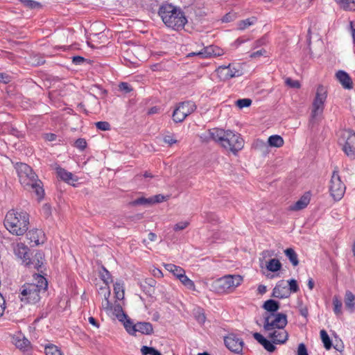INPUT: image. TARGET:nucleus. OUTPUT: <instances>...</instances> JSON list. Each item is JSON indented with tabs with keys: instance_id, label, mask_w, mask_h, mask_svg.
I'll list each match as a JSON object with an SVG mask.
<instances>
[{
	"instance_id": "f257e3e1",
	"label": "nucleus",
	"mask_w": 355,
	"mask_h": 355,
	"mask_svg": "<svg viewBox=\"0 0 355 355\" xmlns=\"http://www.w3.org/2000/svg\"><path fill=\"white\" fill-rule=\"evenodd\" d=\"M36 282L26 283L19 288V297L21 302L36 304L41 300V295L45 293L48 283L43 276L36 275L34 278Z\"/></svg>"
},
{
	"instance_id": "f03ea898",
	"label": "nucleus",
	"mask_w": 355,
	"mask_h": 355,
	"mask_svg": "<svg viewBox=\"0 0 355 355\" xmlns=\"http://www.w3.org/2000/svg\"><path fill=\"white\" fill-rule=\"evenodd\" d=\"M15 169L21 186L26 190L32 189L39 200L42 199L44 196L42 182L32 168L28 164L21 162L16 164Z\"/></svg>"
},
{
	"instance_id": "7ed1b4c3",
	"label": "nucleus",
	"mask_w": 355,
	"mask_h": 355,
	"mask_svg": "<svg viewBox=\"0 0 355 355\" xmlns=\"http://www.w3.org/2000/svg\"><path fill=\"white\" fill-rule=\"evenodd\" d=\"M158 14L164 24L173 30L182 29L187 22L184 12L171 4H164L160 6Z\"/></svg>"
},
{
	"instance_id": "20e7f679",
	"label": "nucleus",
	"mask_w": 355,
	"mask_h": 355,
	"mask_svg": "<svg viewBox=\"0 0 355 355\" xmlns=\"http://www.w3.org/2000/svg\"><path fill=\"white\" fill-rule=\"evenodd\" d=\"M29 216L25 211H9L5 217L4 225L12 234L23 235L28 229Z\"/></svg>"
},
{
	"instance_id": "39448f33",
	"label": "nucleus",
	"mask_w": 355,
	"mask_h": 355,
	"mask_svg": "<svg viewBox=\"0 0 355 355\" xmlns=\"http://www.w3.org/2000/svg\"><path fill=\"white\" fill-rule=\"evenodd\" d=\"M243 282V277L239 275H228L220 277L212 284L213 289L219 293L232 292Z\"/></svg>"
},
{
	"instance_id": "423d86ee",
	"label": "nucleus",
	"mask_w": 355,
	"mask_h": 355,
	"mask_svg": "<svg viewBox=\"0 0 355 355\" xmlns=\"http://www.w3.org/2000/svg\"><path fill=\"white\" fill-rule=\"evenodd\" d=\"M338 143L345 154L352 160L355 159V132L350 129L339 131Z\"/></svg>"
},
{
	"instance_id": "0eeeda50",
	"label": "nucleus",
	"mask_w": 355,
	"mask_h": 355,
	"mask_svg": "<svg viewBox=\"0 0 355 355\" xmlns=\"http://www.w3.org/2000/svg\"><path fill=\"white\" fill-rule=\"evenodd\" d=\"M288 323L287 316L283 313H266L263 329L267 331L285 328Z\"/></svg>"
},
{
	"instance_id": "6e6552de",
	"label": "nucleus",
	"mask_w": 355,
	"mask_h": 355,
	"mask_svg": "<svg viewBox=\"0 0 355 355\" xmlns=\"http://www.w3.org/2000/svg\"><path fill=\"white\" fill-rule=\"evenodd\" d=\"M197 108L193 101H184L179 103L173 110L172 114L173 121L175 123L182 122L187 116L192 114Z\"/></svg>"
},
{
	"instance_id": "1a4fd4ad",
	"label": "nucleus",
	"mask_w": 355,
	"mask_h": 355,
	"mask_svg": "<svg viewBox=\"0 0 355 355\" xmlns=\"http://www.w3.org/2000/svg\"><path fill=\"white\" fill-rule=\"evenodd\" d=\"M243 145L244 141L239 134H236L231 130H227L221 146L236 154L243 148Z\"/></svg>"
},
{
	"instance_id": "9d476101",
	"label": "nucleus",
	"mask_w": 355,
	"mask_h": 355,
	"mask_svg": "<svg viewBox=\"0 0 355 355\" xmlns=\"http://www.w3.org/2000/svg\"><path fill=\"white\" fill-rule=\"evenodd\" d=\"M327 97V90L323 85H319L316 90L315 97L313 102L311 112L312 120L320 115L324 107V103Z\"/></svg>"
},
{
	"instance_id": "9b49d317",
	"label": "nucleus",
	"mask_w": 355,
	"mask_h": 355,
	"mask_svg": "<svg viewBox=\"0 0 355 355\" xmlns=\"http://www.w3.org/2000/svg\"><path fill=\"white\" fill-rule=\"evenodd\" d=\"M345 189L346 187L341 181L338 172L334 171L330 180L329 186V191L331 196L334 200H340L343 197Z\"/></svg>"
},
{
	"instance_id": "f8f14e48",
	"label": "nucleus",
	"mask_w": 355,
	"mask_h": 355,
	"mask_svg": "<svg viewBox=\"0 0 355 355\" xmlns=\"http://www.w3.org/2000/svg\"><path fill=\"white\" fill-rule=\"evenodd\" d=\"M226 133L227 131H225L223 129L211 128L202 133L200 138L203 142H209L213 140L222 146Z\"/></svg>"
},
{
	"instance_id": "ddd939ff",
	"label": "nucleus",
	"mask_w": 355,
	"mask_h": 355,
	"mask_svg": "<svg viewBox=\"0 0 355 355\" xmlns=\"http://www.w3.org/2000/svg\"><path fill=\"white\" fill-rule=\"evenodd\" d=\"M225 346L232 352H242L244 343L241 338L234 334H230L224 338Z\"/></svg>"
},
{
	"instance_id": "4468645a",
	"label": "nucleus",
	"mask_w": 355,
	"mask_h": 355,
	"mask_svg": "<svg viewBox=\"0 0 355 355\" xmlns=\"http://www.w3.org/2000/svg\"><path fill=\"white\" fill-rule=\"evenodd\" d=\"M216 73L219 78L223 81L234 77H239L242 74L239 69L232 67L231 64L218 67L216 69Z\"/></svg>"
},
{
	"instance_id": "2eb2a0df",
	"label": "nucleus",
	"mask_w": 355,
	"mask_h": 355,
	"mask_svg": "<svg viewBox=\"0 0 355 355\" xmlns=\"http://www.w3.org/2000/svg\"><path fill=\"white\" fill-rule=\"evenodd\" d=\"M223 55V50L220 48L211 45L209 46L204 47L201 51L198 52H193L188 55L189 57L193 55H198L200 58H206L211 56H220Z\"/></svg>"
},
{
	"instance_id": "dca6fc26",
	"label": "nucleus",
	"mask_w": 355,
	"mask_h": 355,
	"mask_svg": "<svg viewBox=\"0 0 355 355\" xmlns=\"http://www.w3.org/2000/svg\"><path fill=\"white\" fill-rule=\"evenodd\" d=\"M268 337L272 340L273 343L284 344L288 338V334L284 328L274 329L269 333Z\"/></svg>"
},
{
	"instance_id": "f3484780",
	"label": "nucleus",
	"mask_w": 355,
	"mask_h": 355,
	"mask_svg": "<svg viewBox=\"0 0 355 355\" xmlns=\"http://www.w3.org/2000/svg\"><path fill=\"white\" fill-rule=\"evenodd\" d=\"M289 295L288 289L283 281L279 282L273 288L272 296L274 297L283 299L288 297Z\"/></svg>"
},
{
	"instance_id": "a211bd4d",
	"label": "nucleus",
	"mask_w": 355,
	"mask_h": 355,
	"mask_svg": "<svg viewBox=\"0 0 355 355\" xmlns=\"http://www.w3.org/2000/svg\"><path fill=\"white\" fill-rule=\"evenodd\" d=\"M336 77L345 89H351L353 88L352 80L347 72L340 70L336 73Z\"/></svg>"
},
{
	"instance_id": "6ab92c4d",
	"label": "nucleus",
	"mask_w": 355,
	"mask_h": 355,
	"mask_svg": "<svg viewBox=\"0 0 355 355\" xmlns=\"http://www.w3.org/2000/svg\"><path fill=\"white\" fill-rule=\"evenodd\" d=\"M15 255L21 259L24 264H26V261L30 257L29 254V249L27 246H26L23 243H17L16 247L15 248Z\"/></svg>"
},
{
	"instance_id": "aec40b11",
	"label": "nucleus",
	"mask_w": 355,
	"mask_h": 355,
	"mask_svg": "<svg viewBox=\"0 0 355 355\" xmlns=\"http://www.w3.org/2000/svg\"><path fill=\"white\" fill-rule=\"evenodd\" d=\"M43 257L44 254L42 252H36L33 259L29 257L25 265L39 271L43 265Z\"/></svg>"
},
{
	"instance_id": "412c9836",
	"label": "nucleus",
	"mask_w": 355,
	"mask_h": 355,
	"mask_svg": "<svg viewBox=\"0 0 355 355\" xmlns=\"http://www.w3.org/2000/svg\"><path fill=\"white\" fill-rule=\"evenodd\" d=\"M310 202V195L309 193L303 195L295 203L289 207L291 211H300L307 207Z\"/></svg>"
},
{
	"instance_id": "4be33fe9",
	"label": "nucleus",
	"mask_w": 355,
	"mask_h": 355,
	"mask_svg": "<svg viewBox=\"0 0 355 355\" xmlns=\"http://www.w3.org/2000/svg\"><path fill=\"white\" fill-rule=\"evenodd\" d=\"M253 337L268 352H272L275 350V346L270 341L264 338L261 334L257 332L254 333Z\"/></svg>"
},
{
	"instance_id": "5701e85b",
	"label": "nucleus",
	"mask_w": 355,
	"mask_h": 355,
	"mask_svg": "<svg viewBox=\"0 0 355 355\" xmlns=\"http://www.w3.org/2000/svg\"><path fill=\"white\" fill-rule=\"evenodd\" d=\"M344 302L345 309L350 313H354L355 311V295H354L350 291H346Z\"/></svg>"
},
{
	"instance_id": "b1692460",
	"label": "nucleus",
	"mask_w": 355,
	"mask_h": 355,
	"mask_svg": "<svg viewBox=\"0 0 355 355\" xmlns=\"http://www.w3.org/2000/svg\"><path fill=\"white\" fill-rule=\"evenodd\" d=\"M134 330L143 334L150 335L153 332V325L150 322H137L135 324Z\"/></svg>"
},
{
	"instance_id": "393cba45",
	"label": "nucleus",
	"mask_w": 355,
	"mask_h": 355,
	"mask_svg": "<svg viewBox=\"0 0 355 355\" xmlns=\"http://www.w3.org/2000/svg\"><path fill=\"white\" fill-rule=\"evenodd\" d=\"M58 176L63 181L70 183L72 182L77 181V178L71 173L66 171L64 168L58 167L56 168Z\"/></svg>"
},
{
	"instance_id": "a878e982",
	"label": "nucleus",
	"mask_w": 355,
	"mask_h": 355,
	"mask_svg": "<svg viewBox=\"0 0 355 355\" xmlns=\"http://www.w3.org/2000/svg\"><path fill=\"white\" fill-rule=\"evenodd\" d=\"M263 308L268 311V313H275L279 309V303L274 300H268L264 302Z\"/></svg>"
},
{
	"instance_id": "bb28decb",
	"label": "nucleus",
	"mask_w": 355,
	"mask_h": 355,
	"mask_svg": "<svg viewBox=\"0 0 355 355\" xmlns=\"http://www.w3.org/2000/svg\"><path fill=\"white\" fill-rule=\"evenodd\" d=\"M181 283L186 286L187 288L194 291L195 290V284L192 280H191L186 275L185 272L179 274V276L177 277Z\"/></svg>"
},
{
	"instance_id": "cd10ccee",
	"label": "nucleus",
	"mask_w": 355,
	"mask_h": 355,
	"mask_svg": "<svg viewBox=\"0 0 355 355\" xmlns=\"http://www.w3.org/2000/svg\"><path fill=\"white\" fill-rule=\"evenodd\" d=\"M268 142L271 147L279 148L283 146L284 139L281 136L275 135L269 137Z\"/></svg>"
},
{
	"instance_id": "c85d7f7f",
	"label": "nucleus",
	"mask_w": 355,
	"mask_h": 355,
	"mask_svg": "<svg viewBox=\"0 0 355 355\" xmlns=\"http://www.w3.org/2000/svg\"><path fill=\"white\" fill-rule=\"evenodd\" d=\"M42 234V232L38 230H30L26 233V237L31 241V243H33L35 245H38L40 243L39 239V234Z\"/></svg>"
},
{
	"instance_id": "c756f323",
	"label": "nucleus",
	"mask_w": 355,
	"mask_h": 355,
	"mask_svg": "<svg viewBox=\"0 0 355 355\" xmlns=\"http://www.w3.org/2000/svg\"><path fill=\"white\" fill-rule=\"evenodd\" d=\"M284 253L294 266H296L299 264L297 254L293 248L286 249L284 250Z\"/></svg>"
},
{
	"instance_id": "7c9ffc66",
	"label": "nucleus",
	"mask_w": 355,
	"mask_h": 355,
	"mask_svg": "<svg viewBox=\"0 0 355 355\" xmlns=\"http://www.w3.org/2000/svg\"><path fill=\"white\" fill-rule=\"evenodd\" d=\"M257 21V17H252L250 18H248L244 20L239 21L238 22V29L243 31L245 28H248L249 26L254 24L256 21Z\"/></svg>"
},
{
	"instance_id": "2f4dec72",
	"label": "nucleus",
	"mask_w": 355,
	"mask_h": 355,
	"mask_svg": "<svg viewBox=\"0 0 355 355\" xmlns=\"http://www.w3.org/2000/svg\"><path fill=\"white\" fill-rule=\"evenodd\" d=\"M46 355H63L61 350L53 344H47L44 347Z\"/></svg>"
},
{
	"instance_id": "473e14b6",
	"label": "nucleus",
	"mask_w": 355,
	"mask_h": 355,
	"mask_svg": "<svg viewBox=\"0 0 355 355\" xmlns=\"http://www.w3.org/2000/svg\"><path fill=\"white\" fill-rule=\"evenodd\" d=\"M320 338L325 349L329 350L332 347V343L327 332L324 329L320 331Z\"/></svg>"
},
{
	"instance_id": "72a5a7b5",
	"label": "nucleus",
	"mask_w": 355,
	"mask_h": 355,
	"mask_svg": "<svg viewBox=\"0 0 355 355\" xmlns=\"http://www.w3.org/2000/svg\"><path fill=\"white\" fill-rule=\"evenodd\" d=\"M281 267L282 263L277 259H270L266 266L267 269L271 272H277L280 270Z\"/></svg>"
},
{
	"instance_id": "f704fd0d",
	"label": "nucleus",
	"mask_w": 355,
	"mask_h": 355,
	"mask_svg": "<svg viewBox=\"0 0 355 355\" xmlns=\"http://www.w3.org/2000/svg\"><path fill=\"white\" fill-rule=\"evenodd\" d=\"M164 267L168 271L172 272L176 277L179 276V274L184 272V270L182 268L172 263L165 264Z\"/></svg>"
},
{
	"instance_id": "c9c22d12",
	"label": "nucleus",
	"mask_w": 355,
	"mask_h": 355,
	"mask_svg": "<svg viewBox=\"0 0 355 355\" xmlns=\"http://www.w3.org/2000/svg\"><path fill=\"white\" fill-rule=\"evenodd\" d=\"M333 305H334V312L337 315H340L342 312V306L343 303L341 300L338 298V296L335 295L333 297Z\"/></svg>"
},
{
	"instance_id": "e433bc0d",
	"label": "nucleus",
	"mask_w": 355,
	"mask_h": 355,
	"mask_svg": "<svg viewBox=\"0 0 355 355\" xmlns=\"http://www.w3.org/2000/svg\"><path fill=\"white\" fill-rule=\"evenodd\" d=\"M132 205H145V206H150L152 205V198H145V197H140L132 202Z\"/></svg>"
},
{
	"instance_id": "4c0bfd02",
	"label": "nucleus",
	"mask_w": 355,
	"mask_h": 355,
	"mask_svg": "<svg viewBox=\"0 0 355 355\" xmlns=\"http://www.w3.org/2000/svg\"><path fill=\"white\" fill-rule=\"evenodd\" d=\"M339 4L345 10L355 11V0H342Z\"/></svg>"
},
{
	"instance_id": "58836bf2",
	"label": "nucleus",
	"mask_w": 355,
	"mask_h": 355,
	"mask_svg": "<svg viewBox=\"0 0 355 355\" xmlns=\"http://www.w3.org/2000/svg\"><path fill=\"white\" fill-rule=\"evenodd\" d=\"M100 277L106 285L112 282L110 272L103 266L102 267V271L100 272Z\"/></svg>"
},
{
	"instance_id": "ea45409f",
	"label": "nucleus",
	"mask_w": 355,
	"mask_h": 355,
	"mask_svg": "<svg viewBox=\"0 0 355 355\" xmlns=\"http://www.w3.org/2000/svg\"><path fill=\"white\" fill-rule=\"evenodd\" d=\"M143 355H162L160 352L152 347L143 346L141 349Z\"/></svg>"
},
{
	"instance_id": "a19ab883",
	"label": "nucleus",
	"mask_w": 355,
	"mask_h": 355,
	"mask_svg": "<svg viewBox=\"0 0 355 355\" xmlns=\"http://www.w3.org/2000/svg\"><path fill=\"white\" fill-rule=\"evenodd\" d=\"M114 291L118 300H122L124 296L123 288L120 283L114 285Z\"/></svg>"
},
{
	"instance_id": "79ce46f5",
	"label": "nucleus",
	"mask_w": 355,
	"mask_h": 355,
	"mask_svg": "<svg viewBox=\"0 0 355 355\" xmlns=\"http://www.w3.org/2000/svg\"><path fill=\"white\" fill-rule=\"evenodd\" d=\"M23 5L27 8L35 9L41 8L40 3L33 0H21Z\"/></svg>"
},
{
	"instance_id": "37998d69",
	"label": "nucleus",
	"mask_w": 355,
	"mask_h": 355,
	"mask_svg": "<svg viewBox=\"0 0 355 355\" xmlns=\"http://www.w3.org/2000/svg\"><path fill=\"white\" fill-rule=\"evenodd\" d=\"M252 103V100L250 98L239 99L236 101V105L241 109L249 107Z\"/></svg>"
},
{
	"instance_id": "c03bdc74",
	"label": "nucleus",
	"mask_w": 355,
	"mask_h": 355,
	"mask_svg": "<svg viewBox=\"0 0 355 355\" xmlns=\"http://www.w3.org/2000/svg\"><path fill=\"white\" fill-rule=\"evenodd\" d=\"M190 224V222L189 220H184V221H180L179 223H177L174 227L173 230L175 232H178L183 230L186 229Z\"/></svg>"
},
{
	"instance_id": "a18cd8bd",
	"label": "nucleus",
	"mask_w": 355,
	"mask_h": 355,
	"mask_svg": "<svg viewBox=\"0 0 355 355\" xmlns=\"http://www.w3.org/2000/svg\"><path fill=\"white\" fill-rule=\"evenodd\" d=\"M124 327L130 334H135V331L134 330L135 324H133V322L130 319H126V320L124 322Z\"/></svg>"
},
{
	"instance_id": "49530a36",
	"label": "nucleus",
	"mask_w": 355,
	"mask_h": 355,
	"mask_svg": "<svg viewBox=\"0 0 355 355\" xmlns=\"http://www.w3.org/2000/svg\"><path fill=\"white\" fill-rule=\"evenodd\" d=\"M288 284L289 286V288H288V291L290 293H297L300 290L296 280L291 279L288 282Z\"/></svg>"
},
{
	"instance_id": "de8ad7c7",
	"label": "nucleus",
	"mask_w": 355,
	"mask_h": 355,
	"mask_svg": "<svg viewBox=\"0 0 355 355\" xmlns=\"http://www.w3.org/2000/svg\"><path fill=\"white\" fill-rule=\"evenodd\" d=\"M151 198H152V203H153V205H154L156 203H159V202L166 201V200H168V196H165L162 194H157V195L151 196Z\"/></svg>"
},
{
	"instance_id": "09e8293b",
	"label": "nucleus",
	"mask_w": 355,
	"mask_h": 355,
	"mask_svg": "<svg viewBox=\"0 0 355 355\" xmlns=\"http://www.w3.org/2000/svg\"><path fill=\"white\" fill-rule=\"evenodd\" d=\"M285 84L291 88H300V84L299 81L294 80L291 78H286L285 80Z\"/></svg>"
},
{
	"instance_id": "8fccbe9b",
	"label": "nucleus",
	"mask_w": 355,
	"mask_h": 355,
	"mask_svg": "<svg viewBox=\"0 0 355 355\" xmlns=\"http://www.w3.org/2000/svg\"><path fill=\"white\" fill-rule=\"evenodd\" d=\"M96 126L98 129L101 130H108L110 129V125L107 121H98L96 123Z\"/></svg>"
},
{
	"instance_id": "3c124183",
	"label": "nucleus",
	"mask_w": 355,
	"mask_h": 355,
	"mask_svg": "<svg viewBox=\"0 0 355 355\" xmlns=\"http://www.w3.org/2000/svg\"><path fill=\"white\" fill-rule=\"evenodd\" d=\"M119 88L121 92H123L125 94L129 93L132 90L130 85L127 83H121L119 85Z\"/></svg>"
},
{
	"instance_id": "603ef678",
	"label": "nucleus",
	"mask_w": 355,
	"mask_h": 355,
	"mask_svg": "<svg viewBox=\"0 0 355 355\" xmlns=\"http://www.w3.org/2000/svg\"><path fill=\"white\" fill-rule=\"evenodd\" d=\"M75 146L80 150H84L87 146V142L85 139L80 138L78 139L75 142Z\"/></svg>"
},
{
	"instance_id": "864d4df0",
	"label": "nucleus",
	"mask_w": 355,
	"mask_h": 355,
	"mask_svg": "<svg viewBox=\"0 0 355 355\" xmlns=\"http://www.w3.org/2000/svg\"><path fill=\"white\" fill-rule=\"evenodd\" d=\"M12 80V77L6 73H0V83L8 84Z\"/></svg>"
},
{
	"instance_id": "5fc2aeb1",
	"label": "nucleus",
	"mask_w": 355,
	"mask_h": 355,
	"mask_svg": "<svg viewBox=\"0 0 355 355\" xmlns=\"http://www.w3.org/2000/svg\"><path fill=\"white\" fill-rule=\"evenodd\" d=\"M30 344V342L28 339L24 338L22 340H18L16 342V346L19 348H25Z\"/></svg>"
},
{
	"instance_id": "6e6d98bb",
	"label": "nucleus",
	"mask_w": 355,
	"mask_h": 355,
	"mask_svg": "<svg viewBox=\"0 0 355 355\" xmlns=\"http://www.w3.org/2000/svg\"><path fill=\"white\" fill-rule=\"evenodd\" d=\"M8 132L18 138L22 137L24 136V134L21 131L18 130L16 128L14 127L10 128Z\"/></svg>"
},
{
	"instance_id": "4d7b16f0",
	"label": "nucleus",
	"mask_w": 355,
	"mask_h": 355,
	"mask_svg": "<svg viewBox=\"0 0 355 355\" xmlns=\"http://www.w3.org/2000/svg\"><path fill=\"white\" fill-rule=\"evenodd\" d=\"M266 44V39L265 37H263L257 40H256L253 45H252V48L253 49H256V48H258V47H260L261 46H263Z\"/></svg>"
},
{
	"instance_id": "13d9d810",
	"label": "nucleus",
	"mask_w": 355,
	"mask_h": 355,
	"mask_svg": "<svg viewBox=\"0 0 355 355\" xmlns=\"http://www.w3.org/2000/svg\"><path fill=\"white\" fill-rule=\"evenodd\" d=\"M85 61V59L82 56H73L72 58V62L76 65H80L83 64Z\"/></svg>"
},
{
	"instance_id": "bf43d9fd",
	"label": "nucleus",
	"mask_w": 355,
	"mask_h": 355,
	"mask_svg": "<svg viewBox=\"0 0 355 355\" xmlns=\"http://www.w3.org/2000/svg\"><path fill=\"white\" fill-rule=\"evenodd\" d=\"M6 309V301L3 295L0 293V317H1L4 313Z\"/></svg>"
},
{
	"instance_id": "052dcab7",
	"label": "nucleus",
	"mask_w": 355,
	"mask_h": 355,
	"mask_svg": "<svg viewBox=\"0 0 355 355\" xmlns=\"http://www.w3.org/2000/svg\"><path fill=\"white\" fill-rule=\"evenodd\" d=\"M297 355H308L307 350L304 344L301 343L298 346Z\"/></svg>"
},
{
	"instance_id": "680f3d73",
	"label": "nucleus",
	"mask_w": 355,
	"mask_h": 355,
	"mask_svg": "<svg viewBox=\"0 0 355 355\" xmlns=\"http://www.w3.org/2000/svg\"><path fill=\"white\" fill-rule=\"evenodd\" d=\"M266 53V51L265 49H261L260 50H258V51L251 53L250 57L251 58H255L257 57H259V56H261V55H264Z\"/></svg>"
},
{
	"instance_id": "e2e57ef3",
	"label": "nucleus",
	"mask_w": 355,
	"mask_h": 355,
	"mask_svg": "<svg viewBox=\"0 0 355 355\" xmlns=\"http://www.w3.org/2000/svg\"><path fill=\"white\" fill-rule=\"evenodd\" d=\"M43 137L46 141H53L56 139L57 136L53 133H45L44 134Z\"/></svg>"
},
{
	"instance_id": "0e129e2a",
	"label": "nucleus",
	"mask_w": 355,
	"mask_h": 355,
	"mask_svg": "<svg viewBox=\"0 0 355 355\" xmlns=\"http://www.w3.org/2000/svg\"><path fill=\"white\" fill-rule=\"evenodd\" d=\"M299 311H300V314L303 317H304L306 318H307V316L309 315V311H308V308L306 306L300 305Z\"/></svg>"
},
{
	"instance_id": "69168bd1",
	"label": "nucleus",
	"mask_w": 355,
	"mask_h": 355,
	"mask_svg": "<svg viewBox=\"0 0 355 355\" xmlns=\"http://www.w3.org/2000/svg\"><path fill=\"white\" fill-rule=\"evenodd\" d=\"M197 321L200 324H203L205 322L206 318L204 313H199L198 315L196 316Z\"/></svg>"
},
{
	"instance_id": "338daca9",
	"label": "nucleus",
	"mask_w": 355,
	"mask_h": 355,
	"mask_svg": "<svg viewBox=\"0 0 355 355\" xmlns=\"http://www.w3.org/2000/svg\"><path fill=\"white\" fill-rule=\"evenodd\" d=\"M164 141L165 143L168 144L169 145H172L177 142V140L173 139L171 136L166 135L164 138Z\"/></svg>"
},
{
	"instance_id": "774afa93",
	"label": "nucleus",
	"mask_w": 355,
	"mask_h": 355,
	"mask_svg": "<svg viewBox=\"0 0 355 355\" xmlns=\"http://www.w3.org/2000/svg\"><path fill=\"white\" fill-rule=\"evenodd\" d=\"M42 210L46 216H49L51 214V207L49 205L45 204L42 207Z\"/></svg>"
}]
</instances>
